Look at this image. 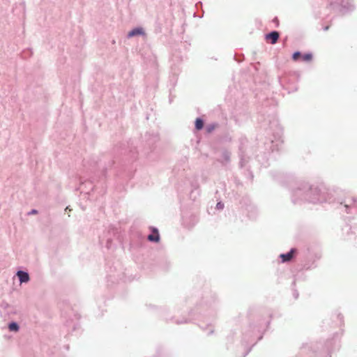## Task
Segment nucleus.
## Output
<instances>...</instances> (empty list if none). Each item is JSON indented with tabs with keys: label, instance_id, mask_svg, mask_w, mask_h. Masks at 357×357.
Returning <instances> with one entry per match:
<instances>
[{
	"label": "nucleus",
	"instance_id": "nucleus-3",
	"mask_svg": "<svg viewBox=\"0 0 357 357\" xmlns=\"http://www.w3.org/2000/svg\"><path fill=\"white\" fill-rule=\"evenodd\" d=\"M17 275L18 276L20 282H26L29 280V274L26 272L19 271L17 273Z\"/></svg>",
	"mask_w": 357,
	"mask_h": 357
},
{
	"label": "nucleus",
	"instance_id": "nucleus-1",
	"mask_svg": "<svg viewBox=\"0 0 357 357\" xmlns=\"http://www.w3.org/2000/svg\"><path fill=\"white\" fill-rule=\"evenodd\" d=\"M279 33L278 31H272L270 33L266 35V40H270L271 44H275L277 43L279 38Z\"/></svg>",
	"mask_w": 357,
	"mask_h": 357
},
{
	"label": "nucleus",
	"instance_id": "nucleus-8",
	"mask_svg": "<svg viewBox=\"0 0 357 357\" xmlns=\"http://www.w3.org/2000/svg\"><path fill=\"white\" fill-rule=\"evenodd\" d=\"M8 328L11 331H17L19 329V327L16 323L13 322L8 325Z\"/></svg>",
	"mask_w": 357,
	"mask_h": 357
},
{
	"label": "nucleus",
	"instance_id": "nucleus-5",
	"mask_svg": "<svg viewBox=\"0 0 357 357\" xmlns=\"http://www.w3.org/2000/svg\"><path fill=\"white\" fill-rule=\"evenodd\" d=\"M148 239L150 241H155V242L159 241L160 236H159V234H158L157 229H155L153 230V233L148 236Z\"/></svg>",
	"mask_w": 357,
	"mask_h": 357
},
{
	"label": "nucleus",
	"instance_id": "nucleus-2",
	"mask_svg": "<svg viewBox=\"0 0 357 357\" xmlns=\"http://www.w3.org/2000/svg\"><path fill=\"white\" fill-rule=\"evenodd\" d=\"M294 252L295 250L291 249L290 252L287 254H281L280 257L282 259V262L289 261L293 258Z\"/></svg>",
	"mask_w": 357,
	"mask_h": 357
},
{
	"label": "nucleus",
	"instance_id": "nucleus-6",
	"mask_svg": "<svg viewBox=\"0 0 357 357\" xmlns=\"http://www.w3.org/2000/svg\"><path fill=\"white\" fill-rule=\"evenodd\" d=\"M204 126L203 121L200 119H197L195 121V127L197 130H201Z\"/></svg>",
	"mask_w": 357,
	"mask_h": 357
},
{
	"label": "nucleus",
	"instance_id": "nucleus-7",
	"mask_svg": "<svg viewBox=\"0 0 357 357\" xmlns=\"http://www.w3.org/2000/svg\"><path fill=\"white\" fill-rule=\"evenodd\" d=\"M301 59L304 61H310L312 59V54H305L303 55H301Z\"/></svg>",
	"mask_w": 357,
	"mask_h": 357
},
{
	"label": "nucleus",
	"instance_id": "nucleus-11",
	"mask_svg": "<svg viewBox=\"0 0 357 357\" xmlns=\"http://www.w3.org/2000/svg\"><path fill=\"white\" fill-rule=\"evenodd\" d=\"M37 213H38V211L35 209L32 210L31 212L29 213V214H32V215L37 214Z\"/></svg>",
	"mask_w": 357,
	"mask_h": 357
},
{
	"label": "nucleus",
	"instance_id": "nucleus-4",
	"mask_svg": "<svg viewBox=\"0 0 357 357\" xmlns=\"http://www.w3.org/2000/svg\"><path fill=\"white\" fill-rule=\"evenodd\" d=\"M144 31L142 28H135L128 33V37L131 38L137 35H143Z\"/></svg>",
	"mask_w": 357,
	"mask_h": 357
},
{
	"label": "nucleus",
	"instance_id": "nucleus-9",
	"mask_svg": "<svg viewBox=\"0 0 357 357\" xmlns=\"http://www.w3.org/2000/svg\"><path fill=\"white\" fill-rule=\"evenodd\" d=\"M292 58L294 61H297L299 58H301V54L300 52H296L294 53Z\"/></svg>",
	"mask_w": 357,
	"mask_h": 357
},
{
	"label": "nucleus",
	"instance_id": "nucleus-12",
	"mask_svg": "<svg viewBox=\"0 0 357 357\" xmlns=\"http://www.w3.org/2000/svg\"><path fill=\"white\" fill-rule=\"evenodd\" d=\"M328 29H329V26H326L324 28V30H325V31H327Z\"/></svg>",
	"mask_w": 357,
	"mask_h": 357
},
{
	"label": "nucleus",
	"instance_id": "nucleus-10",
	"mask_svg": "<svg viewBox=\"0 0 357 357\" xmlns=\"http://www.w3.org/2000/svg\"><path fill=\"white\" fill-rule=\"evenodd\" d=\"M217 206V208H218V209H222V208H223V204H222V203L219 202V203H218V204H217V206Z\"/></svg>",
	"mask_w": 357,
	"mask_h": 357
}]
</instances>
